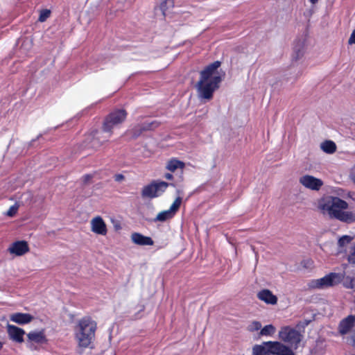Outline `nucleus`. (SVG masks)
<instances>
[{
    "instance_id": "nucleus-32",
    "label": "nucleus",
    "mask_w": 355,
    "mask_h": 355,
    "mask_svg": "<svg viewBox=\"0 0 355 355\" xmlns=\"http://www.w3.org/2000/svg\"><path fill=\"white\" fill-rule=\"evenodd\" d=\"M348 43L349 44H355V29L352 33V34L349 38Z\"/></svg>"
},
{
    "instance_id": "nucleus-12",
    "label": "nucleus",
    "mask_w": 355,
    "mask_h": 355,
    "mask_svg": "<svg viewBox=\"0 0 355 355\" xmlns=\"http://www.w3.org/2000/svg\"><path fill=\"white\" fill-rule=\"evenodd\" d=\"M8 250L12 254L21 256L29 251V248L26 241H19L13 243Z\"/></svg>"
},
{
    "instance_id": "nucleus-36",
    "label": "nucleus",
    "mask_w": 355,
    "mask_h": 355,
    "mask_svg": "<svg viewBox=\"0 0 355 355\" xmlns=\"http://www.w3.org/2000/svg\"><path fill=\"white\" fill-rule=\"evenodd\" d=\"M310 2L313 4L315 3L316 2H318V0H309Z\"/></svg>"
},
{
    "instance_id": "nucleus-17",
    "label": "nucleus",
    "mask_w": 355,
    "mask_h": 355,
    "mask_svg": "<svg viewBox=\"0 0 355 355\" xmlns=\"http://www.w3.org/2000/svg\"><path fill=\"white\" fill-rule=\"evenodd\" d=\"M28 340L37 344H45L47 339L44 334V330L39 331H31L27 334Z\"/></svg>"
},
{
    "instance_id": "nucleus-22",
    "label": "nucleus",
    "mask_w": 355,
    "mask_h": 355,
    "mask_svg": "<svg viewBox=\"0 0 355 355\" xmlns=\"http://www.w3.org/2000/svg\"><path fill=\"white\" fill-rule=\"evenodd\" d=\"M174 6L173 0H165L160 5V9L162 15L166 16L167 15V9L173 8Z\"/></svg>"
},
{
    "instance_id": "nucleus-1",
    "label": "nucleus",
    "mask_w": 355,
    "mask_h": 355,
    "mask_svg": "<svg viewBox=\"0 0 355 355\" xmlns=\"http://www.w3.org/2000/svg\"><path fill=\"white\" fill-rule=\"evenodd\" d=\"M317 210L322 215L342 222H355V211H347L348 203L338 197L324 196L315 202Z\"/></svg>"
},
{
    "instance_id": "nucleus-3",
    "label": "nucleus",
    "mask_w": 355,
    "mask_h": 355,
    "mask_svg": "<svg viewBox=\"0 0 355 355\" xmlns=\"http://www.w3.org/2000/svg\"><path fill=\"white\" fill-rule=\"evenodd\" d=\"M343 282V286L355 291V270L349 274L331 272L324 277L314 279L310 283L313 288L324 289Z\"/></svg>"
},
{
    "instance_id": "nucleus-30",
    "label": "nucleus",
    "mask_w": 355,
    "mask_h": 355,
    "mask_svg": "<svg viewBox=\"0 0 355 355\" xmlns=\"http://www.w3.org/2000/svg\"><path fill=\"white\" fill-rule=\"evenodd\" d=\"M348 261L352 263H355V246L352 248L348 255Z\"/></svg>"
},
{
    "instance_id": "nucleus-35",
    "label": "nucleus",
    "mask_w": 355,
    "mask_h": 355,
    "mask_svg": "<svg viewBox=\"0 0 355 355\" xmlns=\"http://www.w3.org/2000/svg\"><path fill=\"white\" fill-rule=\"evenodd\" d=\"M165 178H166L167 180H172V179H173V175H172V174H171V173H166V174L165 175Z\"/></svg>"
},
{
    "instance_id": "nucleus-6",
    "label": "nucleus",
    "mask_w": 355,
    "mask_h": 355,
    "mask_svg": "<svg viewBox=\"0 0 355 355\" xmlns=\"http://www.w3.org/2000/svg\"><path fill=\"white\" fill-rule=\"evenodd\" d=\"M252 355H294V354L282 343L269 341L254 346Z\"/></svg>"
},
{
    "instance_id": "nucleus-14",
    "label": "nucleus",
    "mask_w": 355,
    "mask_h": 355,
    "mask_svg": "<svg viewBox=\"0 0 355 355\" xmlns=\"http://www.w3.org/2000/svg\"><path fill=\"white\" fill-rule=\"evenodd\" d=\"M355 324V317L349 315L341 320L339 324L338 330L340 334L345 335L350 332Z\"/></svg>"
},
{
    "instance_id": "nucleus-27",
    "label": "nucleus",
    "mask_w": 355,
    "mask_h": 355,
    "mask_svg": "<svg viewBox=\"0 0 355 355\" xmlns=\"http://www.w3.org/2000/svg\"><path fill=\"white\" fill-rule=\"evenodd\" d=\"M51 14V12L49 10H42L40 12V17H39V21L41 22L44 21L47 18L49 17Z\"/></svg>"
},
{
    "instance_id": "nucleus-13",
    "label": "nucleus",
    "mask_w": 355,
    "mask_h": 355,
    "mask_svg": "<svg viewBox=\"0 0 355 355\" xmlns=\"http://www.w3.org/2000/svg\"><path fill=\"white\" fill-rule=\"evenodd\" d=\"M257 298L268 304L275 305L277 303V297L268 289H263L257 293Z\"/></svg>"
},
{
    "instance_id": "nucleus-10",
    "label": "nucleus",
    "mask_w": 355,
    "mask_h": 355,
    "mask_svg": "<svg viewBox=\"0 0 355 355\" xmlns=\"http://www.w3.org/2000/svg\"><path fill=\"white\" fill-rule=\"evenodd\" d=\"M90 230L97 235L105 236L108 230L107 225L101 216H96L90 220Z\"/></svg>"
},
{
    "instance_id": "nucleus-24",
    "label": "nucleus",
    "mask_w": 355,
    "mask_h": 355,
    "mask_svg": "<svg viewBox=\"0 0 355 355\" xmlns=\"http://www.w3.org/2000/svg\"><path fill=\"white\" fill-rule=\"evenodd\" d=\"M182 199L181 197H177L175 198V200H174V202H173V204L171 205V206L170 207L169 209L174 214H175V213L178 211V210L179 209L181 204H182Z\"/></svg>"
},
{
    "instance_id": "nucleus-26",
    "label": "nucleus",
    "mask_w": 355,
    "mask_h": 355,
    "mask_svg": "<svg viewBox=\"0 0 355 355\" xmlns=\"http://www.w3.org/2000/svg\"><path fill=\"white\" fill-rule=\"evenodd\" d=\"M19 207V204L16 202L14 205L11 206L9 209L6 212V216L9 217H13L17 213L18 209Z\"/></svg>"
},
{
    "instance_id": "nucleus-16",
    "label": "nucleus",
    "mask_w": 355,
    "mask_h": 355,
    "mask_svg": "<svg viewBox=\"0 0 355 355\" xmlns=\"http://www.w3.org/2000/svg\"><path fill=\"white\" fill-rule=\"evenodd\" d=\"M132 241L139 245H153L154 242L149 236H146L140 233L135 232L131 234Z\"/></svg>"
},
{
    "instance_id": "nucleus-23",
    "label": "nucleus",
    "mask_w": 355,
    "mask_h": 355,
    "mask_svg": "<svg viewBox=\"0 0 355 355\" xmlns=\"http://www.w3.org/2000/svg\"><path fill=\"white\" fill-rule=\"evenodd\" d=\"M275 331V327L272 324L266 325L261 329L260 335L261 336H269L272 335Z\"/></svg>"
},
{
    "instance_id": "nucleus-8",
    "label": "nucleus",
    "mask_w": 355,
    "mask_h": 355,
    "mask_svg": "<svg viewBox=\"0 0 355 355\" xmlns=\"http://www.w3.org/2000/svg\"><path fill=\"white\" fill-rule=\"evenodd\" d=\"M280 339L289 343L292 347H297L301 341V335L297 330L290 327H284L279 332Z\"/></svg>"
},
{
    "instance_id": "nucleus-33",
    "label": "nucleus",
    "mask_w": 355,
    "mask_h": 355,
    "mask_svg": "<svg viewBox=\"0 0 355 355\" xmlns=\"http://www.w3.org/2000/svg\"><path fill=\"white\" fill-rule=\"evenodd\" d=\"M124 175L122 174H117L114 176V180L116 182H121L124 180Z\"/></svg>"
},
{
    "instance_id": "nucleus-2",
    "label": "nucleus",
    "mask_w": 355,
    "mask_h": 355,
    "mask_svg": "<svg viewBox=\"0 0 355 355\" xmlns=\"http://www.w3.org/2000/svg\"><path fill=\"white\" fill-rule=\"evenodd\" d=\"M221 62L215 61L200 72V78L196 87L200 99L210 100L215 90L219 87L225 73L218 71Z\"/></svg>"
},
{
    "instance_id": "nucleus-20",
    "label": "nucleus",
    "mask_w": 355,
    "mask_h": 355,
    "mask_svg": "<svg viewBox=\"0 0 355 355\" xmlns=\"http://www.w3.org/2000/svg\"><path fill=\"white\" fill-rule=\"evenodd\" d=\"M184 166L185 164L183 162L177 159H171L168 161L166 168L171 172H174L178 168L183 169Z\"/></svg>"
},
{
    "instance_id": "nucleus-5",
    "label": "nucleus",
    "mask_w": 355,
    "mask_h": 355,
    "mask_svg": "<svg viewBox=\"0 0 355 355\" xmlns=\"http://www.w3.org/2000/svg\"><path fill=\"white\" fill-rule=\"evenodd\" d=\"M126 118V112L123 110H118L111 112L105 119L101 131L96 132L95 139L102 145L110 138L112 129L123 123Z\"/></svg>"
},
{
    "instance_id": "nucleus-31",
    "label": "nucleus",
    "mask_w": 355,
    "mask_h": 355,
    "mask_svg": "<svg viewBox=\"0 0 355 355\" xmlns=\"http://www.w3.org/2000/svg\"><path fill=\"white\" fill-rule=\"evenodd\" d=\"M155 126V124L153 123H147V124H144L142 125V126L141 127V129L142 130H151L154 128Z\"/></svg>"
},
{
    "instance_id": "nucleus-19",
    "label": "nucleus",
    "mask_w": 355,
    "mask_h": 355,
    "mask_svg": "<svg viewBox=\"0 0 355 355\" xmlns=\"http://www.w3.org/2000/svg\"><path fill=\"white\" fill-rule=\"evenodd\" d=\"M321 150L327 154H333L336 151V144L331 140H326L320 144Z\"/></svg>"
},
{
    "instance_id": "nucleus-29",
    "label": "nucleus",
    "mask_w": 355,
    "mask_h": 355,
    "mask_svg": "<svg viewBox=\"0 0 355 355\" xmlns=\"http://www.w3.org/2000/svg\"><path fill=\"white\" fill-rule=\"evenodd\" d=\"M349 178L355 184V164L349 169Z\"/></svg>"
},
{
    "instance_id": "nucleus-21",
    "label": "nucleus",
    "mask_w": 355,
    "mask_h": 355,
    "mask_svg": "<svg viewBox=\"0 0 355 355\" xmlns=\"http://www.w3.org/2000/svg\"><path fill=\"white\" fill-rule=\"evenodd\" d=\"M174 214L170 210H165L163 211L159 212L156 218H155V221H165L166 220H168L174 216Z\"/></svg>"
},
{
    "instance_id": "nucleus-28",
    "label": "nucleus",
    "mask_w": 355,
    "mask_h": 355,
    "mask_svg": "<svg viewBox=\"0 0 355 355\" xmlns=\"http://www.w3.org/2000/svg\"><path fill=\"white\" fill-rule=\"evenodd\" d=\"M261 327V324L258 321L252 322L248 327V329L251 331H257Z\"/></svg>"
},
{
    "instance_id": "nucleus-4",
    "label": "nucleus",
    "mask_w": 355,
    "mask_h": 355,
    "mask_svg": "<svg viewBox=\"0 0 355 355\" xmlns=\"http://www.w3.org/2000/svg\"><path fill=\"white\" fill-rule=\"evenodd\" d=\"M97 324L89 316L79 320L74 327L75 338L81 348L88 347L95 338Z\"/></svg>"
},
{
    "instance_id": "nucleus-9",
    "label": "nucleus",
    "mask_w": 355,
    "mask_h": 355,
    "mask_svg": "<svg viewBox=\"0 0 355 355\" xmlns=\"http://www.w3.org/2000/svg\"><path fill=\"white\" fill-rule=\"evenodd\" d=\"M299 182L305 188L312 191H319L324 183L321 179L311 175H304L299 178Z\"/></svg>"
},
{
    "instance_id": "nucleus-34",
    "label": "nucleus",
    "mask_w": 355,
    "mask_h": 355,
    "mask_svg": "<svg viewBox=\"0 0 355 355\" xmlns=\"http://www.w3.org/2000/svg\"><path fill=\"white\" fill-rule=\"evenodd\" d=\"M114 228L115 230H119L121 229V224L117 222L114 225Z\"/></svg>"
},
{
    "instance_id": "nucleus-25",
    "label": "nucleus",
    "mask_w": 355,
    "mask_h": 355,
    "mask_svg": "<svg viewBox=\"0 0 355 355\" xmlns=\"http://www.w3.org/2000/svg\"><path fill=\"white\" fill-rule=\"evenodd\" d=\"M352 240H353V237L348 236V235H345V236H341L338 239V244L339 247L343 248L345 245H347V244H349Z\"/></svg>"
},
{
    "instance_id": "nucleus-11",
    "label": "nucleus",
    "mask_w": 355,
    "mask_h": 355,
    "mask_svg": "<svg viewBox=\"0 0 355 355\" xmlns=\"http://www.w3.org/2000/svg\"><path fill=\"white\" fill-rule=\"evenodd\" d=\"M306 46V39L305 37L296 40L293 47V60L297 61L301 59L305 53Z\"/></svg>"
},
{
    "instance_id": "nucleus-37",
    "label": "nucleus",
    "mask_w": 355,
    "mask_h": 355,
    "mask_svg": "<svg viewBox=\"0 0 355 355\" xmlns=\"http://www.w3.org/2000/svg\"><path fill=\"white\" fill-rule=\"evenodd\" d=\"M3 345V343L0 341V350L2 349Z\"/></svg>"
},
{
    "instance_id": "nucleus-15",
    "label": "nucleus",
    "mask_w": 355,
    "mask_h": 355,
    "mask_svg": "<svg viewBox=\"0 0 355 355\" xmlns=\"http://www.w3.org/2000/svg\"><path fill=\"white\" fill-rule=\"evenodd\" d=\"M7 329L8 335L12 340L17 343L24 341L23 336L25 334V331L22 329L11 324H8Z\"/></svg>"
},
{
    "instance_id": "nucleus-7",
    "label": "nucleus",
    "mask_w": 355,
    "mask_h": 355,
    "mask_svg": "<svg viewBox=\"0 0 355 355\" xmlns=\"http://www.w3.org/2000/svg\"><path fill=\"white\" fill-rule=\"evenodd\" d=\"M168 184L164 181H153L150 184L146 185L141 190V196L144 198H154L159 196L164 193Z\"/></svg>"
},
{
    "instance_id": "nucleus-18",
    "label": "nucleus",
    "mask_w": 355,
    "mask_h": 355,
    "mask_svg": "<svg viewBox=\"0 0 355 355\" xmlns=\"http://www.w3.org/2000/svg\"><path fill=\"white\" fill-rule=\"evenodd\" d=\"M10 320L19 324H24L31 322L33 317L28 313H15L10 315Z\"/></svg>"
}]
</instances>
